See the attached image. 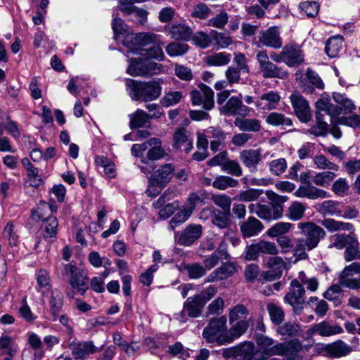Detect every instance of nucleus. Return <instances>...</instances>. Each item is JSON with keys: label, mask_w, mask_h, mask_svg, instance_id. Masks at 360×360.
Instances as JSON below:
<instances>
[{"label": "nucleus", "mask_w": 360, "mask_h": 360, "mask_svg": "<svg viewBox=\"0 0 360 360\" xmlns=\"http://www.w3.org/2000/svg\"><path fill=\"white\" fill-rule=\"evenodd\" d=\"M155 40L156 35L151 33L127 34L123 40V44L129 49L127 56L129 58V53H132L142 57L162 60L164 53L160 44H154L148 49H142V46Z\"/></svg>", "instance_id": "f257e3e1"}, {"label": "nucleus", "mask_w": 360, "mask_h": 360, "mask_svg": "<svg viewBox=\"0 0 360 360\" xmlns=\"http://www.w3.org/2000/svg\"><path fill=\"white\" fill-rule=\"evenodd\" d=\"M127 91L134 101L141 100L145 102L156 100L161 94L162 87L155 81L147 82L126 79Z\"/></svg>", "instance_id": "f03ea898"}, {"label": "nucleus", "mask_w": 360, "mask_h": 360, "mask_svg": "<svg viewBox=\"0 0 360 360\" xmlns=\"http://www.w3.org/2000/svg\"><path fill=\"white\" fill-rule=\"evenodd\" d=\"M227 319L225 316H215L209 321L202 331V337L207 342H217L219 345L230 343L236 339L227 330Z\"/></svg>", "instance_id": "7ed1b4c3"}, {"label": "nucleus", "mask_w": 360, "mask_h": 360, "mask_svg": "<svg viewBox=\"0 0 360 360\" xmlns=\"http://www.w3.org/2000/svg\"><path fill=\"white\" fill-rule=\"evenodd\" d=\"M316 108L318 111L315 115V124L307 129L305 134H309L315 136H323L328 133V124L324 120L323 112L333 117L339 115V110L335 105L324 99H319L316 102Z\"/></svg>", "instance_id": "20e7f679"}, {"label": "nucleus", "mask_w": 360, "mask_h": 360, "mask_svg": "<svg viewBox=\"0 0 360 360\" xmlns=\"http://www.w3.org/2000/svg\"><path fill=\"white\" fill-rule=\"evenodd\" d=\"M205 203V198L202 191L190 193L181 209L170 220L169 229L174 230L180 224L186 221L191 217L197 206L199 204L204 205Z\"/></svg>", "instance_id": "39448f33"}, {"label": "nucleus", "mask_w": 360, "mask_h": 360, "mask_svg": "<svg viewBox=\"0 0 360 360\" xmlns=\"http://www.w3.org/2000/svg\"><path fill=\"white\" fill-rule=\"evenodd\" d=\"M229 319L231 325L230 333L236 338H238L246 332L251 321L248 309L240 304L229 309Z\"/></svg>", "instance_id": "423d86ee"}, {"label": "nucleus", "mask_w": 360, "mask_h": 360, "mask_svg": "<svg viewBox=\"0 0 360 360\" xmlns=\"http://www.w3.org/2000/svg\"><path fill=\"white\" fill-rule=\"evenodd\" d=\"M256 59L259 63L262 77L266 79L278 78L285 79L288 78V73L283 68L278 67L270 61L269 56L266 50L258 51Z\"/></svg>", "instance_id": "0eeeda50"}, {"label": "nucleus", "mask_w": 360, "mask_h": 360, "mask_svg": "<svg viewBox=\"0 0 360 360\" xmlns=\"http://www.w3.org/2000/svg\"><path fill=\"white\" fill-rule=\"evenodd\" d=\"M297 228L301 234L305 236L304 240L313 249L318 246L320 240L323 239L326 235L322 227L312 221L300 222L297 224Z\"/></svg>", "instance_id": "6e6552de"}, {"label": "nucleus", "mask_w": 360, "mask_h": 360, "mask_svg": "<svg viewBox=\"0 0 360 360\" xmlns=\"http://www.w3.org/2000/svg\"><path fill=\"white\" fill-rule=\"evenodd\" d=\"M339 283L352 290L360 289V262L346 266L339 276Z\"/></svg>", "instance_id": "1a4fd4ad"}, {"label": "nucleus", "mask_w": 360, "mask_h": 360, "mask_svg": "<svg viewBox=\"0 0 360 360\" xmlns=\"http://www.w3.org/2000/svg\"><path fill=\"white\" fill-rule=\"evenodd\" d=\"M278 252V248L274 243L261 240L246 248L245 258L246 260L254 261L258 259L260 254L277 255Z\"/></svg>", "instance_id": "9d476101"}, {"label": "nucleus", "mask_w": 360, "mask_h": 360, "mask_svg": "<svg viewBox=\"0 0 360 360\" xmlns=\"http://www.w3.org/2000/svg\"><path fill=\"white\" fill-rule=\"evenodd\" d=\"M174 170L171 164L161 166L149 180L150 184L148 189L149 193L155 195L159 193L165 184L170 181Z\"/></svg>", "instance_id": "9b49d317"}, {"label": "nucleus", "mask_w": 360, "mask_h": 360, "mask_svg": "<svg viewBox=\"0 0 360 360\" xmlns=\"http://www.w3.org/2000/svg\"><path fill=\"white\" fill-rule=\"evenodd\" d=\"M306 290L300 281L293 279L289 288V291L284 297V300L293 308L295 312L300 313L304 304V296Z\"/></svg>", "instance_id": "f8f14e48"}, {"label": "nucleus", "mask_w": 360, "mask_h": 360, "mask_svg": "<svg viewBox=\"0 0 360 360\" xmlns=\"http://www.w3.org/2000/svg\"><path fill=\"white\" fill-rule=\"evenodd\" d=\"M250 214H256L263 220H276L283 214V207L270 206L261 203H251L248 205Z\"/></svg>", "instance_id": "ddd939ff"}, {"label": "nucleus", "mask_w": 360, "mask_h": 360, "mask_svg": "<svg viewBox=\"0 0 360 360\" xmlns=\"http://www.w3.org/2000/svg\"><path fill=\"white\" fill-rule=\"evenodd\" d=\"M199 90H193L191 92V100L193 105H201L204 109L210 110L213 108L214 91L208 86L200 84Z\"/></svg>", "instance_id": "4468645a"}, {"label": "nucleus", "mask_w": 360, "mask_h": 360, "mask_svg": "<svg viewBox=\"0 0 360 360\" xmlns=\"http://www.w3.org/2000/svg\"><path fill=\"white\" fill-rule=\"evenodd\" d=\"M282 39L280 36L279 28L277 26L271 27L259 32L257 45L258 47L266 46L278 49L282 46Z\"/></svg>", "instance_id": "2eb2a0df"}, {"label": "nucleus", "mask_w": 360, "mask_h": 360, "mask_svg": "<svg viewBox=\"0 0 360 360\" xmlns=\"http://www.w3.org/2000/svg\"><path fill=\"white\" fill-rule=\"evenodd\" d=\"M205 305L200 301L199 296L195 295L189 297L184 303L183 310L180 312L179 320L182 323H185L187 320V316L191 318L199 317Z\"/></svg>", "instance_id": "dca6fc26"}, {"label": "nucleus", "mask_w": 360, "mask_h": 360, "mask_svg": "<svg viewBox=\"0 0 360 360\" xmlns=\"http://www.w3.org/2000/svg\"><path fill=\"white\" fill-rule=\"evenodd\" d=\"M284 63L288 67L297 66L304 61V54L298 44L291 42L285 44L283 48Z\"/></svg>", "instance_id": "f3484780"}, {"label": "nucleus", "mask_w": 360, "mask_h": 360, "mask_svg": "<svg viewBox=\"0 0 360 360\" xmlns=\"http://www.w3.org/2000/svg\"><path fill=\"white\" fill-rule=\"evenodd\" d=\"M290 102L294 112L302 122L307 123L311 119V113L308 102L299 93H293L290 97Z\"/></svg>", "instance_id": "a211bd4d"}, {"label": "nucleus", "mask_w": 360, "mask_h": 360, "mask_svg": "<svg viewBox=\"0 0 360 360\" xmlns=\"http://www.w3.org/2000/svg\"><path fill=\"white\" fill-rule=\"evenodd\" d=\"M242 94L238 96L231 97L221 108L219 111L221 114L227 116L240 115L246 116L249 114V108L243 104Z\"/></svg>", "instance_id": "6ab92c4d"}, {"label": "nucleus", "mask_w": 360, "mask_h": 360, "mask_svg": "<svg viewBox=\"0 0 360 360\" xmlns=\"http://www.w3.org/2000/svg\"><path fill=\"white\" fill-rule=\"evenodd\" d=\"M102 347L98 348L92 341L77 342L74 340L69 345L74 358L82 360L86 359L89 355L101 351Z\"/></svg>", "instance_id": "aec40b11"}, {"label": "nucleus", "mask_w": 360, "mask_h": 360, "mask_svg": "<svg viewBox=\"0 0 360 360\" xmlns=\"http://www.w3.org/2000/svg\"><path fill=\"white\" fill-rule=\"evenodd\" d=\"M165 29L171 38L178 41H189L193 35L192 29L183 22H174L166 25Z\"/></svg>", "instance_id": "412c9836"}, {"label": "nucleus", "mask_w": 360, "mask_h": 360, "mask_svg": "<svg viewBox=\"0 0 360 360\" xmlns=\"http://www.w3.org/2000/svg\"><path fill=\"white\" fill-rule=\"evenodd\" d=\"M343 332L342 328L333 321H321L314 324L308 330L309 335L319 334L322 337H329Z\"/></svg>", "instance_id": "4be33fe9"}, {"label": "nucleus", "mask_w": 360, "mask_h": 360, "mask_svg": "<svg viewBox=\"0 0 360 360\" xmlns=\"http://www.w3.org/2000/svg\"><path fill=\"white\" fill-rule=\"evenodd\" d=\"M239 158L250 172H256L258 165L262 161V150L259 148L243 150L240 153Z\"/></svg>", "instance_id": "5701e85b"}, {"label": "nucleus", "mask_w": 360, "mask_h": 360, "mask_svg": "<svg viewBox=\"0 0 360 360\" xmlns=\"http://www.w3.org/2000/svg\"><path fill=\"white\" fill-rule=\"evenodd\" d=\"M173 146L177 150L189 153L193 148V139L185 128H178L173 134Z\"/></svg>", "instance_id": "b1692460"}, {"label": "nucleus", "mask_w": 360, "mask_h": 360, "mask_svg": "<svg viewBox=\"0 0 360 360\" xmlns=\"http://www.w3.org/2000/svg\"><path fill=\"white\" fill-rule=\"evenodd\" d=\"M281 97L280 94L275 91H269L264 93L257 99L255 104L256 108L259 110H272L277 108Z\"/></svg>", "instance_id": "393cba45"}, {"label": "nucleus", "mask_w": 360, "mask_h": 360, "mask_svg": "<svg viewBox=\"0 0 360 360\" xmlns=\"http://www.w3.org/2000/svg\"><path fill=\"white\" fill-rule=\"evenodd\" d=\"M202 233V226L200 224H189L181 233L178 243L185 246H190L201 237Z\"/></svg>", "instance_id": "a878e982"}, {"label": "nucleus", "mask_w": 360, "mask_h": 360, "mask_svg": "<svg viewBox=\"0 0 360 360\" xmlns=\"http://www.w3.org/2000/svg\"><path fill=\"white\" fill-rule=\"evenodd\" d=\"M229 260V255L226 250V245L221 241L217 250L212 254L206 257L203 261L204 267L207 270H210L217 266L221 260Z\"/></svg>", "instance_id": "bb28decb"}, {"label": "nucleus", "mask_w": 360, "mask_h": 360, "mask_svg": "<svg viewBox=\"0 0 360 360\" xmlns=\"http://www.w3.org/2000/svg\"><path fill=\"white\" fill-rule=\"evenodd\" d=\"M236 271V268L233 264L224 263L219 267L215 269L205 278V282H216L224 280L231 276Z\"/></svg>", "instance_id": "cd10ccee"}, {"label": "nucleus", "mask_w": 360, "mask_h": 360, "mask_svg": "<svg viewBox=\"0 0 360 360\" xmlns=\"http://www.w3.org/2000/svg\"><path fill=\"white\" fill-rule=\"evenodd\" d=\"M297 198H306L311 200L317 198H325L327 197V192L317 188L311 183L304 186H300L294 193Z\"/></svg>", "instance_id": "c85d7f7f"}, {"label": "nucleus", "mask_w": 360, "mask_h": 360, "mask_svg": "<svg viewBox=\"0 0 360 360\" xmlns=\"http://www.w3.org/2000/svg\"><path fill=\"white\" fill-rule=\"evenodd\" d=\"M162 115V112H157L152 115L147 114L143 110H137L133 114L129 115L131 128H139L146 126L150 122V119L159 118Z\"/></svg>", "instance_id": "c756f323"}, {"label": "nucleus", "mask_w": 360, "mask_h": 360, "mask_svg": "<svg viewBox=\"0 0 360 360\" xmlns=\"http://www.w3.org/2000/svg\"><path fill=\"white\" fill-rule=\"evenodd\" d=\"M323 350L330 356L340 358L347 356L352 352V347L341 340L327 344Z\"/></svg>", "instance_id": "7c9ffc66"}, {"label": "nucleus", "mask_w": 360, "mask_h": 360, "mask_svg": "<svg viewBox=\"0 0 360 360\" xmlns=\"http://www.w3.org/2000/svg\"><path fill=\"white\" fill-rule=\"evenodd\" d=\"M240 231L245 238L257 236L264 226L262 223L254 217H250L240 224Z\"/></svg>", "instance_id": "2f4dec72"}, {"label": "nucleus", "mask_w": 360, "mask_h": 360, "mask_svg": "<svg viewBox=\"0 0 360 360\" xmlns=\"http://www.w3.org/2000/svg\"><path fill=\"white\" fill-rule=\"evenodd\" d=\"M312 250L313 248L309 247V244L304 240V238H297L291 250L295 258L292 262L295 264L299 261L307 259L309 256L306 250L310 251Z\"/></svg>", "instance_id": "473e14b6"}, {"label": "nucleus", "mask_w": 360, "mask_h": 360, "mask_svg": "<svg viewBox=\"0 0 360 360\" xmlns=\"http://www.w3.org/2000/svg\"><path fill=\"white\" fill-rule=\"evenodd\" d=\"M211 224L221 230L229 229L232 224L230 212H222L215 208L211 218Z\"/></svg>", "instance_id": "72a5a7b5"}, {"label": "nucleus", "mask_w": 360, "mask_h": 360, "mask_svg": "<svg viewBox=\"0 0 360 360\" xmlns=\"http://www.w3.org/2000/svg\"><path fill=\"white\" fill-rule=\"evenodd\" d=\"M234 124L242 131L259 132L262 128L260 121L255 118L237 117Z\"/></svg>", "instance_id": "f704fd0d"}, {"label": "nucleus", "mask_w": 360, "mask_h": 360, "mask_svg": "<svg viewBox=\"0 0 360 360\" xmlns=\"http://www.w3.org/2000/svg\"><path fill=\"white\" fill-rule=\"evenodd\" d=\"M63 306V296L62 292L57 289L52 290L50 298V310L53 321L58 319V315Z\"/></svg>", "instance_id": "c9c22d12"}, {"label": "nucleus", "mask_w": 360, "mask_h": 360, "mask_svg": "<svg viewBox=\"0 0 360 360\" xmlns=\"http://www.w3.org/2000/svg\"><path fill=\"white\" fill-rule=\"evenodd\" d=\"M321 224L330 232L351 231L353 229V225L351 223L336 221L331 218L323 219Z\"/></svg>", "instance_id": "e433bc0d"}, {"label": "nucleus", "mask_w": 360, "mask_h": 360, "mask_svg": "<svg viewBox=\"0 0 360 360\" xmlns=\"http://www.w3.org/2000/svg\"><path fill=\"white\" fill-rule=\"evenodd\" d=\"M88 281L86 275L84 272L79 271L78 274H75L73 276H70L69 283L83 295L89 288Z\"/></svg>", "instance_id": "4c0bfd02"}, {"label": "nucleus", "mask_w": 360, "mask_h": 360, "mask_svg": "<svg viewBox=\"0 0 360 360\" xmlns=\"http://www.w3.org/2000/svg\"><path fill=\"white\" fill-rule=\"evenodd\" d=\"M306 205L299 201H293L290 203L286 210V217L292 221H299L303 218Z\"/></svg>", "instance_id": "58836bf2"}, {"label": "nucleus", "mask_w": 360, "mask_h": 360, "mask_svg": "<svg viewBox=\"0 0 360 360\" xmlns=\"http://www.w3.org/2000/svg\"><path fill=\"white\" fill-rule=\"evenodd\" d=\"M333 98L334 101L340 105L339 108L335 105L339 110V115L341 112H343L345 114L350 113L356 108L353 101L347 98L345 94L333 93Z\"/></svg>", "instance_id": "ea45409f"}, {"label": "nucleus", "mask_w": 360, "mask_h": 360, "mask_svg": "<svg viewBox=\"0 0 360 360\" xmlns=\"http://www.w3.org/2000/svg\"><path fill=\"white\" fill-rule=\"evenodd\" d=\"M343 38L341 36L330 37L326 42L325 51L330 58L338 56L342 49Z\"/></svg>", "instance_id": "a19ab883"}, {"label": "nucleus", "mask_w": 360, "mask_h": 360, "mask_svg": "<svg viewBox=\"0 0 360 360\" xmlns=\"http://www.w3.org/2000/svg\"><path fill=\"white\" fill-rule=\"evenodd\" d=\"M239 182L237 179H235L229 176L219 175L217 176L213 182L212 186L218 190H226L229 188L237 187Z\"/></svg>", "instance_id": "79ce46f5"}, {"label": "nucleus", "mask_w": 360, "mask_h": 360, "mask_svg": "<svg viewBox=\"0 0 360 360\" xmlns=\"http://www.w3.org/2000/svg\"><path fill=\"white\" fill-rule=\"evenodd\" d=\"M231 60V55L225 52H219L207 56L205 58V63L210 66H224Z\"/></svg>", "instance_id": "37998d69"}, {"label": "nucleus", "mask_w": 360, "mask_h": 360, "mask_svg": "<svg viewBox=\"0 0 360 360\" xmlns=\"http://www.w3.org/2000/svg\"><path fill=\"white\" fill-rule=\"evenodd\" d=\"M339 207L340 205L338 202L333 200H326L320 205L318 211L322 215L340 217L342 212Z\"/></svg>", "instance_id": "c03bdc74"}, {"label": "nucleus", "mask_w": 360, "mask_h": 360, "mask_svg": "<svg viewBox=\"0 0 360 360\" xmlns=\"http://www.w3.org/2000/svg\"><path fill=\"white\" fill-rule=\"evenodd\" d=\"M323 297L328 301L333 302L335 306L341 304L343 297V290L340 285H332L324 293Z\"/></svg>", "instance_id": "a18cd8bd"}, {"label": "nucleus", "mask_w": 360, "mask_h": 360, "mask_svg": "<svg viewBox=\"0 0 360 360\" xmlns=\"http://www.w3.org/2000/svg\"><path fill=\"white\" fill-rule=\"evenodd\" d=\"M336 174L332 171H325L316 173L312 177V181L319 186L327 188L335 178Z\"/></svg>", "instance_id": "49530a36"}, {"label": "nucleus", "mask_w": 360, "mask_h": 360, "mask_svg": "<svg viewBox=\"0 0 360 360\" xmlns=\"http://www.w3.org/2000/svg\"><path fill=\"white\" fill-rule=\"evenodd\" d=\"M266 122L274 127L292 125L290 118L285 117L283 114L278 112H271L266 117Z\"/></svg>", "instance_id": "de8ad7c7"}, {"label": "nucleus", "mask_w": 360, "mask_h": 360, "mask_svg": "<svg viewBox=\"0 0 360 360\" xmlns=\"http://www.w3.org/2000/svg\"><path fill=\"white\" fill-rule=\"evenodd\" d=\"M95 162L98 167L103 169L108 177L112 178L115 176V164L106 157L98 156L95 159Z\"/></svg>", "instance_id": "09e8293b"}, {"label": "nucleus", "mask_w": 360, "mask_h": 360, "mask_svg": "<svg viewBox=\"0 0 360 360\" xmlns=\"http://www.w3.org/2000/svg\"><path fill=\"white\" fill-rule=\"evenodd\" d=\"M292 226L293 224L289 222H278L269 229L266 233L271 238L287 236L286 233L291 230Z\"/></svg>", "instance_id": "8fccbe9b"}, {"label": "nucleus", "mask_w": 360, "mask_h": 360, "mask_svg": "<svg viewBox=\"0 0 360 360\" xmlns=\"http://www.w3.org/2000/svg\"><path fill=\"white\" fill-rule=\"evenodd\" d=\"M210 199L216 206L221 208V211L230 212L232 202L230 196L224 193L212 194Z\"/></svg>", "instance_id": "3c124183"}, {"label": "nucleus", "mask_w": 360, "mask_h": 360, "mask_svg": "<svg viewBox=\"0 0 360 360\" xmlns=\"http://www.w3.org/2000/svg\"><path fill=\"white\" fill-rule=\"evenodd\" d=\"M296 279L297 281H300V283L302 285V287L305 286L306 288L311 292H316L319 286V282L317 278L314 276L309 277L304 271H300Z\"/></svg>", "instance_id": "603ef678"}, {"label": "nucleus", "mask_w": 360, "mask_h": 360, "mask_svg": "<svg viewBox=\"0 0 360 360\" xmlns=\"http://www.w3.org/2000/svg\"><path fill=\"white\" fill-rule=\"evenodd\" d=\"M13 339L6 334H2L0 337V350L1 354H7L10 356H13L17 349L13 346Z\"/></svg>", "instance_id": "864d4df0"}, {"label": "nucleus", "mask_w": 360, "mask_h": 360, "mask_svg": "<svg viewBox=\"0 0 360 360\" xmlns=\"http://www.w3.org/2000/svg\"><path fill=\"white\" fill-rule=\"evenodd\" d=\"M145 69V59L143 58H132L129 60V65L127 69V72L134 77L144 76V73H139L144 72Z\"/></svg>", "instance_id": "5fc2aeb1"}, {"label": "nucleus", "mask_w": 360, "mask_h": 360, "mask_svg": "<svg viewBox=\"0 0 360 360\" xmlns=\"http://www.w3.org/2000/svg\"><path fill=\"white\" fill-rule=\"evenodd\" d=\"M314 163L316 166V167L319 169H329L330 171H338L339 170V166L332 162H330L326 156L323 155H316L314 158Z\"/></svg>", "instance_id": "6e6d98bb"}, {"label": "nucleus", "mask_w": 360, "mask_h": 360, "mask_svg": "<svg viewBox=\"0 0 360 360\" xmlns=\"http://www.w3.org/2000/svg\"><path fill=\"white\" fill-rule=\"evenodd\" d=\"M158 143L150 144L148 146V151L147 153V158L150 160H155L163 158L166 153L165 150L161 146L160 139L155 138Z\"/></svg>", "instance_id": "4d7b16f0"}, {"label": "nucleus", "mask_w": 360, "mask_h": 360, "mask_svg": "<svg viewBox=\"0 0 360 360\" xmlns=\"http://www.w3.org/2000/svg\"><path fill=\"white\" fill-rule=\"evenodd\" d=\"M37 281L39 290L44 293L50 289V277L48 271L45 269L39 270L37 274Z\"/></svg>", "instance_id": "13d9d810"}, {"label": "nucleus", "mask_w": 360, "mask_h": 360, "mask_svg": "<svg viewBox=\"0 0 360 360\" xmlns=\"http://www.w3.org/2000/svg\"><path fill=\"white\" fill-rule=\"evenodd\" d=\"M188 48L186 44L172 42L166 47V52L171 57L179 56L185 54Z\"/></svg>", "instance_id": "bf43d9fd"}, {"label": "nucleus", "mask_w": 360, "mask_h": 360, "mask_svg": "<svg viewBox=\"0 0 360 360\" xmlns=\"http://www.w3.org/2000/svg\"><path fill=\"white\" fill-rule=\"evenodd\" d=\"M222 170L233 176L239 177L243 174V169L240 163L235 160H229L224 162Z\"/></svg>", "instance_id": "052dcab7"}, {"label": "nucleus", "mask_w": 360, "mask_h": 360, "mask_svg": "<svg viewBox=\"0 0 360 360\" xmlns=\"http://www.w3.org/2000/svg\"><path fill=\"white\" fill-rule=\"evenodd\" d=\"M210 34L211 38L214 41L215 44L222 49L228 47L233 42L232 38L224 33L212 30L210 32Z\"/></svg>", "instance_id": "680f3d73"}, {"label": "nucleus", "mask_w": 360, "mask_h": 360, "mask_svg": "<svg viewBox=\"0 0 360 360\" xmlns=\"http://www.w3.org/2000/svg\"><path fill=\"white\" fill-rule=\"evenodd\" d=\"M359 247L357 240L354 238L352 242L346 248L344 252V257L347 262L360 258Z\"/></svg>", "instance_id": "e2e57ef3"}, {"label": "nucleus", "mask_w": 360, "mask_h": 360, "mask_svg": "<svg viewBox=\"0 0 360 360\" xmlns=\"http://www.w3.org/2000/svg\"><path fill=\"white\" fill-rule=\"evenodd\" d=\"M89 263L94 267L109 266L111 264L110 260L105 257H101L96 251L91 252L88 255Z\"/></svg>", "instance_id": "0e129e2a"}, {"label": "nucleus", "mask_w": 360, "mask_h": 360, "mask_svg": "<svg viewBox=\"0 0 360 360\" xmlns=\"http://www.w3.org/2000/svg\"><path fill=\"white\" fill-rule=\"evenodd\" d=\"M267 310L271 321L275 324L281 323L284 319V313L278 305L270 303L267 305Z\"/></svg>", "instance_id": "69168bd1"}, {"label": "nucleus", "mask_w": 360, "mask_h": 360, "mask_svg": "<svg viewBox=\"0 0 360 360\" xmlns=\"http://www.w3.org/2000/svg\"><path fill=\"white\" fill-rule=\"evenodd\" d=\"M262 193V190L249 188L241 191L238 194V198L243 202H252L257 200Z\"/></svg>", "instance_id": "338daca9"}, {"label": "nucleus", "mask_w": 360, "mask_h": 360, "mask_svg": "<svg viewBox=\"0 0 360 360\" xmlns=\"http://www.w3.org/2000/svg\"><path fill=\"white\" fill-rule=\"evenodd\" d=\"M333 241L330 247L341 250L347 248L354 239L351 236L345 234H335L333 236Z\"/></svg>", "instance_id": "774afa93"}]
</instances>
